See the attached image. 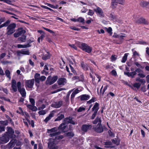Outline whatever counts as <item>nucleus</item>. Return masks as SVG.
I'll return each instance as SVG.
<instances>
[{
	"label": "nucleus",
	"instance_id": "22",
	"mask_svg": "<svg viewBox=\"0 0 149 149\" xmlns=\"http://www.w3.org/2000/svg\"><path fill=\"white\" fill-rule=\"evenodd\" d=\"M34 105H30L28 104L27 105V107L29 109L33 111H36L37 110V107L35 106Z\"/></svg>",
	"mask_w": 149,
	"mask_h": 149
},
{
	"label": "nucleus",
	"instance_id": "32",
	"mask_svg": "<svg viewBox=\"0 0 149 149\" xmlns=\"http://www.w3.org/2000/svg\"><path fill=\"white\" fill-rule=\"evenodd\" d=\"M118 3L117 2L116 0H112L111 5L113 8H114L116 7Z\"/></svg>",
	"mask_w": 149,
	"mask_h": 149
},
{
	"label": "nucleus",
	"instance_id": "54",
	"mask_svg": "<svg viewBox=\"0 0 149 149\" xmlns=\"http://www.w3.org/2000/svg\"><path fill=\"white\" fill-rule=\"evenodd\" d=\"M5 127L3 126H1L0 125V133L2 132H4L5 130Z\"/></svg>",
	"mask_w": 149,
	"mask_h": 149
},
{
	"label": "nucleus",
	"instance_id": "45",
	"mask_svg": "<svg viewBox=\"0 0 149 149\" xmlns=\"http://www.w3.org/2000/svg\"><path fill=\"white\" fill-rule=\"evenodd\" d=\"M84 19L82 17H79L77 19V22L84 23Z\"/></svg>",
	"mask_w": 149,
	"mask_h": 149
},
{
	"label": "nucleus",
	"instance_id": "37",
	"mask_svg": "<svg viewBox=\"0 0 149 149\" xmlns=\"http://www.w3.org/2000/svg\"><path fill=\"white\" fill-rule=\"evenodd\" d=\"M65 134L67 136H70L71 137L73 136L74 135V134L72 132H68L66 133Z\"/></svg>",
	"mask_w": 149,
	"mask_h": 149
},
{
	"label": "nucleus",
	"instance_id": "39",
	"mask_svg": "<svg viewBox=\"0 0 149 149\" xmlns=\"http://www.w3.org/2000/svg\"><path fill=\"white\" fill-rule=\"evenodd\" d=\"M8 122L7 120L5 121H0V123L3 125H8Z\"/></svg>",
	"mask_w": 149,
	"mask_h": 149
},
{
	"label": "nucleus",
	"instance_id": "58",
	"mask_svg": "<svg viewBox=\"0 0 149 149\" xmlns=\"http://www.w3.org/2000/svg\"><path fill=\"white\" fill-rule=\"evenodd\" d=\"M29 100L30 102L32 105H35V102L33 99L31 98Z\"/></svg>",
	"mask_w": 149,
	"mask_h": 149
},
{
	"label": "nucleus",
	"instance_id": "21",
	"mask_svg": "<svg viewBox=\"0 0 149 149\" xmlns=\"http://www.w3.org/2000/svg\"><path fill=\"white\" fill-rule=\"evenodd\" d=\"M40 74L38 73H36L34 76L35 81L36 82L39 83L40 79Z\"/></svg>",
	"mask_w": 149,
	"mask_h": 149
},
{
	"label": "nucleus",
	"instance_id": "17",
	"mask_svg": "<svg viewBox=\"0 0 149 149\" xmlns=\"http://www.w3.org/2000/svg\"><path fill=\"white\" fill-rule=\"evenodd\" d=\"M99 104L98 103L96 102L92 108L93 111L97 113V112L99 109Z\"/></svg>",
	"mask_w": 149,
	"mask_h": 149
},
{
	"label": "nucleus",
	"instance_id": "59",
	"mask_svg": "<svg viewBox=\"0 0 149 149\" xmlns=\"http://www.w3.org/2000/svg\"><path fill=\"white\" fill-rule=\"evenodd\" d=\"M17 55L18 56H21L22 54V50H18L17 52Z\"/></svg>",
	"mask_w": 149,
	"mask_h": 149
},
{
	"label": "nucleus",
	"instance_id": "30",
	"mask_svg": "<svg viewBox=\"0 0 149 149\" xmlns=\"http://www.w3.org/2000/svg\"><path fill=\"white\" fill-rule=\"evenodd\" d=\"M18 32L20 35L23 34L25 33H26V31L23 28H20L18 29Z\"/></svg>",
	"mask_w": 149,
	"mask_h": 149
},
{
	"label": "nucleus",
	"instance_id": "29",
	"mask_svg": "<svg viewBox=\"0 0 149 149\" xmlns=\"http://www.w3.org/2000/svg\"><path fill=\"white\" fill-rule=\"evenodd\" d=\"M64 117V115L63 114H61L58 116L57 118L54 121H59L62 120Z\"/></svg>",
	"mask_w": 149,
	"mask_h": 149
},
{
	"label": "nucleus",
	"instance_id": "18",
	"mask_svg": "<svg viewBox=\"0 0 149 149\" xmlns=\"http://www.w3.org/2000/svg\"><path fill=\"white\" fill-rule=\"evenodd\" d=\"M54 113L52 112L51 113L49 116L47 117L44 120V121L46 123H47L48 121L51 119V118L54 117Z\"/></svg>",
	"mask_w": 149,
	"mask_h": 149
},
{
	"label": "nucleus",
	"instance_id": "14",
	"mask_svg": "<svg viewBox=\"0 0 149 149\" xmlns=\"http://www.w3.org/2000/svg\"><path fill=\"white\" fill-rule=\"evenodd\" d=\"M59 85H64L66 83V79L64 78H61L58 79L57 81Z\"/></svg>",
	"mask_w": 149,
	"mask_h": 149
},
{
	"label": "nucleus",
	"instance_id": "6",
	"mask_svg": "<svg viewBox=\"0 0 149 149\" xmlns=\"http://www.w3.org/2000/svg\"><path fill=\"white\" fill-rule=\"evenodd\" d=\"M93 129L97 133H100L103 131V128L101 124L98 123L96 126H94Z\"/></svg>",
	"mask_w": 149,
	"mask_h": 149
},
{
	"label": "nucleus",
	"instance_id": "48",
	"mask_svg": "<svg viewBox=\"0 0 149 149\" xmlns=\"http://www.w3.org/2000/svg\"><path fill=\"white\" fill-rule=\"evenodd\" d=\"M94 12L93 10L89 9L88 13V15H89L92 16L94 14Z\"/></svg>",
	"mask_w": 149,
	"mask_h": 149
},
{
	"label": "nucleus",
	"instance_id": "61",
	"mask_svg": "<svg viewBox=\"0 0 149 149\" xmlns=\"http://www.w3.org/2000/svg\"><path fill=\"white\" fill-rule=\"evenodd\" d=\"M41 7L43 8H44L45 9H48V10H50V11H52V10H53L51 9V8L47 7V6H41Z\"/></svg>",
	"mask_w": 149,
	"mask_h": 149
},
{
	"label": "nucleus",
	"instance_id": "62",
	"mask_svg": "<svg viewBox=\"0 0 149 149\" xmlns=\"http://www.w3.org/2000/svg\"><path fill=\"white\" fill-rule=\"evenodd\" d=\"M111 58L112 61H114L117 58L115 57V56L112 55Z\"/></svg>",
	"mask_w": 149,
	"mask_h": 149
},
{
	"label": "nucleus",
	"instance_id": "51",
	"mask_svg": "<svg viewBox=\"0 0 149 149\" xmlns=\"http://www.w3.org/2000/svg\"><path fill=\"white\" fill-rule=\"evenodd\" d=\"M16 140L14 139H13L10 141L9 142V143H10L12 144V145L13 146H15V144L16 142Z\"/></svg>",
	"mask_w": 149,
	"mask_h": 149
},
{
	"label": "nucleus",
	"instance_id": "35",
	"mask_svg": "<svg viewBox=\"0 0 149 149\" xmlns=\"http://www.w3.org/2000/svg\"><path fill=\"white\" fill-rule=\"evenodd\" d=\"M105 29H106L108 33L110 34L111 35L112 34V29L111 27H109L108 28L105 27Z\"/></svg>",
	"mask_w": 149,
	"mask_h": 149
},
{
	"label": "nucleus",
	"instance_id": "38",
	"mask_svg": "<svg viewBox=\"0 0 149 149\" xmlns=\"http://www.w3.org/2000/svg\"><path fill=\"white\" fill-rule=\"evenodd\" d=\"M111 141L112 142L117 145H119L120 143V142L119 141H118L116 139H112L111 140Z\"/></svg>",
	"mask_w": 149,
	"mask_h": 149
},
{
	"label": "nucleus",
	"instance_id": "47",
	"mask_svg": "<svg viewBox=\"0 0 149 149\" xmlns=\"http://www.w3.org/2000/svg\"><path fill=\"white\" fill-rule=\"evenodd\" d=\"M1 62L4 65H6L8 63H12V62L9 61H2Z\"/></svg>",
	"mask_w": 149,
	"mask_h": 149
},
{
	"label": "nucleus",
	"instance_id": "10",
	"mask_svg": "<svg viewBox=\"0 0 149 149\" xmlns=\"http://www.w3.org/2000/svg\"><path fill=\"white\" fill-rule=\"evenodd\" d=\"M92 127V126L91 125H83L81 127V130L84 132H86L88 130H90Z\"/></svg>",
	"mask_w": 149,
	"mask_h": 149
},
{
	"label": "nucleus",
	"instance_id": "28",
	"mask_svg": "<svg viewBox=\"0 0 149 149\" xmlns=\"http://www.w3.org/2000/svg\"><path fill=\"white\" fill-rule=\"evenodd\" d=\"M101 120L100 118L97 117L95 120L93 121V124H96L97 123L99 122L98 123L101 124Z\"/></svg>",
	"mask_w": 149,
	"mask_h": 149
},
{
	"label": "nucleus",
	"instance_id": "4",
	"mask_svg": "<svg viewBox=\"0 0 149 149\" xmlns=\"http://www.w3.org/2000/svg\"><path fill=\"white\" fill-rule=\"evenodd\" d=\"M143 71L141 70L140 68H137L135 70V71L130 72H124V74L128 76L129 77H131L132 78H134V76L136 74V72L140 73L143 72Z\"/></svg>",
	"mask_w": 149,
	"mask_h": 149
},
{
	"label": "nucleus",
	"instance_id": "41",
	"mask_svg": "<svg viewBox=\"0 0 149 149\" xmlns=\"http://www.w3.org/2000/svg\"><path fill=\"white\" fill-rule=\"evenodd\" d=\"M26 120L30 125H31L33 127H34V122L33 120H30L27 119H26Z\"/></svg>",
	"mask_w": 149,
	"mask_h": 149
},
{
	"label": "nucleus",
	"instance_id": "11",
	"mask_svg": "<svg viewBox=\"0 0 149 149\" xmlns=\"http://www.w3.org/2000/svg\"><path fill=\"white\" fill-rule=\"evenodd\" d=\"M136 22L138 24H143L146 25L149 24V22L145 19L142 17H141L139 18L136 21Z\"/></svg>",
	"mask_w": 149,
	"mask_h": 149
},
{
	"label": "nucleus",
	"instance_id": "5",
	"mask_svg": "<svg viewBox=\"0 0 149 149\" xmlns=\"http://www.w3.org/2000/svg\"><path fill=\"white\" fill-rule=\"evenodd\" d=\"M10 137L9 135L6 134L3 135L1 137H0V144L8 142Z\"/></svg>",
	"mask_w": 149,
	"mask_h": 149
},
{
	"label": "nucleus",
	"instance_id": "56",
	"mask_svg": "<svg viewBox=\"0 0 149 149\" xmlns=\"http://www.w3.org/2000/svg\"><path fill=\"white\" fill-rule=\"evenodd\" d=\"M0 1H3L8 4H10L11 2V1L9 0H0Z\"/></svg>",
	"mask_w": 149,
	"mask_h": 149
},
{
	"label": "nucleus",
	"instance_id": "40",
	"mask_svg": "<svg viewBox=\"0 0 149 149\" xmlns=\"http://www.w3.org/2000/svg\"><path fill=\"white\" fill-rule=\"evenodd\" d=\"M22 54L24 55H29L30 53L29 50H24L22 49Z\"/></svg>",
	"mask_w": 149,
	"mask_h": 149
},
{
	"label": "nucleus",
	"instance_id": "24",
	"mask_svg": "<svg viewBox=\"0 0 149 149\" xmlns=\"http://www.w3.org/2000/svg\"><path fill=\"white\" fill-rule=\"evenodd\" d=\"M26 36L25 35H22L21 37L18 38V40L21 42H24L26 41Z\"/></svg>",
	"mask_w": 149,
	"mask_h": 149
},
{
	"label": "nucleus",
	"instance_id": "7",
	"mask_svg": "<svg viewBox=\"0 0 149 149\" xmlns=\"http://www.w3.org/2000/svg\"><path fill=\"white\" fill-rule=\"evenodd\" d=\"M94 10L96 13L100 17H103L104 15L102 10L101 8L98 7H97L96 8L94 9Z\"/></svg>",
	"mask_w": 149,
	"mask_h": 149
},
{
	"label": "nucleus",
	"instance_id": "26",
	"mask_svg": "<svg viewBox=\"0 0 149 149\" xmlns=\"http://www.w3.org/2000/svg\"><path fill=\"white\" fill-rule=\"evenodd\" d=\"M81 66L84 70H87L88 69V66L86 64H84L83 62L81 63Z\"/></svg>",
	"mask_w": 149,
	"mask_h": 149
},
{
	"label": "nucleus",
	"instance_id": "15",
	"mask_svg": "<svg viewBox=\"0 0 149 149\" xmlns=\"http://www.w3.org/2000/svg\"><path fill=\"white\" fill-rule=\"evenodd\" d=\"M90 96L88 95L84 94L80 96V100H87L89 99Z\"/></svg>",
	"mask_w": 149,
	"mask_h": 149
},
{
	"label": "nucleus",
	"instance_id": "42",
	"mask_svg": "<svg viewBox=\"0 0 149 149\" xmlns=\"http://www.w3.org/2000/svg\"><path fill=\"white\" fill-rule=\"evenodd\" d=\"M60 134V132H58L51 134H50V135L51 136V137L56 136H57L58 135Z\"/></svg>",
	"mask_w": 149,
	"mask_h": 149
},
{
	"label": "nucleus",
	"instance_id": "3",
	"mask_svg": "<svg viewBox=\"0 0 149 149\" xmlns=\"http://www.w3.org/2000/svg\"><path fill=\"white\" fill-rule=\"evenodd\" d=\"M58 78V77L57 76H54L53 77L49 76L47 78V79L46 81V83L47 85H51L52 84L56 81Z\"/></svg>",
	"mask_w": 149,
	"mask_h": 149
},
{
	"label": "nucleus",
	"instance_id": "33",
	"mask_svg": "<svg viewBox=\"0 0 149 149\" xmlns=\"http://www.w3.org/2000/svg\"><path fill=\"white\" fill-rule=\"evenodd\" d=\"M57 130V128L55 127L50 129H47V131L48 133H50L51 132H55Z\"/></svg>",
	"mask_w": 149,
	"mask_h": 149
},
{
	"label": "nucleus",
	"instance_id": "64",
	"mask_svg": "<svg viewBox=\"0 0 149 149\" xmlns=\"http://www.w3.org/2000/svg\"><path fill=\"white\" fill-rule=\"evenodd\" d=\"M46 78V77L44 76H42L40 77V80L42 81L45 80Z\"/></svg>",
	"mask_w": 149,
	"mask_h": 149
},
{
	"label": "nucleus",
	"instance_id": "43",
	"mask_svg": "<svg viewBox=\"0 0 149 149\" xmlns=\"http://www.w3.org/2000/svg\"><path fill=\"white\" fill-rule=\"evenodd\" d=\"M12 90L14 92H16L17 91V88L16 85H11Z\"/></svg>",
	"mask_w": 149,
	"mask_h": 149
},
{
	"label": "nucleus",
	"instance_id": "53",
	"mask_svg": "<svg viewBox=\"0 0 149 149\" xmlns=\"http://www.w3.org/2000/svg\"><path fill=\"white\" fill-rule=\"evenodd\" d=\"M38 113L40 115H44L46 114V112L45 110H42L39 111Z\"/></svg>",
	"mask_w": 149,
	"mask_h": 149
},
{
	"label": "nucleus",
	"instance_id": "60",
	"mask_svg": "<svg viewBox=\"0 0 149 149\" xmlns=\"http://www.w3.org/2000/svg\"><path fill=\"white\" fill-rule=\"evenodd\" d=\"M6 54L3 53L1 54L0 55V59H1L3 58L6 55Z\"/></svg>",
	"mask_w": 149,
	"mask_h": 149
},
{
	"label": "nucleus",
	"instance_id": "57",
	"mask_svg": "<svg viewBox=\"0 0 149 149\" xmlns=\"http://www.w3.org/2000/svg\"><path fill=\"white\" fill-rule=\"evenodd\" d=\"M138 75L141 78H144L145 77L146 75L143 73H140L138 74Z\"/></svg>",
	"mask_w": 149,
	"mask_h": 149
},
{
	"label": "nucleus",
	"instance_id": "63",
	"mask_svg": "<svg viewBox=\"0 0 149 149\" xmlns=\"http://www.w3.org/2000/svg\"><path fill=\"white\" fill-rule=\"evenodd\" d=\"M13 35L14 37L15 38L18 37L20 36L18 32L17 33H15Z\"/></svg>",
	"mask_w": 149,
	"mask_h": 149
},
{
	"label": "nucleus",
	"instance_id": "19",
	"mask_svg": "<svg viewBox=\"0 0 149 149\" xmlns=\"http://www.w3.org/2000/svg\"><path fill=\"white\" fill-rule=\"evenodd\" d=\"M67 126L65 123H63L61 124L58 127V129L59 130H61L65 132L64 130L65 129Z\"/></svg>",
	"mask_w": 149,
	"mask_h": 149
},
{
	"label": "nucleus",
	"instance_id": "25",
	"mask_svg": "<svg viewBox=\"0 0 149 149\" xmlns=\"http://www.w3.org/2000/svg\"><path fill=\"white\" fill-rule=\"evenodd\" d=\"M112 143L110 141H108L105 143V145L107 146H105V148H112L113 147V146H111L112 145Z\"/></svg>",
	"mask_w": 149,
	"mask_h": 149
},
{
	"label": "nucleus",
	"instance_id": "2",
	"mask_svg": "<svg viewBox=\"0 0 149 149\" xmlns=\"http://www.w3.org/2000/svg\"><path fill=\"white\" fill-rule=\"evenodd\" d=\"M79 47L83 51L88 53H90L92 50V48L84 43H80L79 45Z\"/></svg>",
	"mask_w": 149,
	"mask_h": 149
},
{
	"label": "nucleus",
	"instance_id": "44",
	"mask_svg": "<svg viewBox=\"0 0 149 149\" xmlns=\"http://www.w3.org/2000/svg\"><path fill=\"white\" fill-rule=\"evenodd\" d=\"M109 17L112 20L115 19L116 18V15L112 13L110 14Z\"/></svg>",
	"mask_w": 149,
	"mask_h": 149
},
{
	"label": "nucleus",
	"instance_id": "20",
	"mask_svg": "<svg viewBox=\"0 0 149 149\" xmlns=\"http://www.w3.org/2000/svg\"><path fill=\"white\" fill-rule=\"evenodd\" d=\"M54 139L51 138L50 139V141L48 143V147L49 149L54 146V141H53Z\"/></svg>",
	"mask_w": 149,
	"mask_h": 149
},
{
	"label": "nucleus",
	"instance_id": "49",
	"mask_svg": "<svg viewBox=\"0 0 149 149\" xmlns=\"http://www.w3.org/2000/svg\"><path fill=\"white\" fill-rule=\"evenodd\" d=\"M133 56L134 57L136 58L137 56H139V54L136 51H135L133 52Z\"/></svg>",
	"mask_w": 149,
	"mask_h": 149
},
{
	"label": "nucleus",
	"instance_id": "34",
	"mask_svg": "<svg viewBox=\"0 0 149 149\" xmlns=\"http://www.w3.org/2000/svg\"><path fill=\"white\" fill-rule=\"evenodd\" d=\"M5 73L7 77L9 78V79H11V77L10 76V72L9 70H6L5 71Z\"/></svg>",
	"mask_w": 149,
	"mask_h": 149
},
{
	"label": "nucleus",
	"instance_id": "50",
	"mask_svg": "<svg viewBox=\"0 0 149 149\" xmlns=\"http://www.w3.org/2000/svg\"><path fill=\"white\" fill-rule=\"evenodd\" d=\"M85 108L82 107H80L77 110V111L78 112H81L83 111H84Z\"/></svg>",
	"mask_w": 149,
	"mask_h": 149
},
{
	"label": "nucleus",
	"instance_id": "52",
	"mask_svg": "<svg viewBox=\"0 0 149 149\" xmlns=\"http://www.w3.org/2000/svg\"><path fill=\"white\" fill-rule=\"evenodd\" d=\"M95 97H93L91 100L87 102V103L88 104H90L92 102H94L95 101Z\"/></svg>",
	"mask_w": 149,
	"mask_h": 149
},
{
	"label": "nucleus",
	"instance_id": "1",
	"mask_svg": "<svg viewBox=\"0 0 149 149\" xmlns=\"http://www.w3.org/2000/svg\"><path fill=\"white\" fill-rule=\"evenodd\" d=\"M10 20H8L3 24L0 25V29L3 27L7 26L6 34L7 36L10 35L15 31V28L16 27V24L15 23H11Z\"/></svg>",
	"mask_w": 149,
	"mask_h": 149
},
{
	"label": "nucleus",
	"instance_id": "23",
	"mask_svg": "<svg viewBox=\"0 0 149 149\" xmlns=\"http://www.w3.org/2000/svg\"><path fill=\"white\" fill-rule=\"evenodd\" d=\"M31 46V45L29 44L26 45H22L21 44H18L17 45V47L18 48H25L29 47Z\"/></svg>",
	"mask_w": 149,
	"mask_h": 149
},
{
	"label": "nucleus",
	"instance_id": "8",
	"mask_svg": "<svg viewBox=\"0 0 149 149\" xmlns=\"http://www.w3.org/2000/svg\"><path fill=\"white\" fill-rule=\"evenodd\" d=\"M7 131L8 132V134H7L9 135V137L11 138H15V135L13 134L14 133V131L13 129L10 127H7Z\"/></svg>",
	"mask_w": 149,
	"mask_h": 149
},
{
	"label": "nucleus",
	"instance_id": "27",
	"mask_svg": "<svg viewBox=\"0 0 149 149\" xmlns=\"http://www.w3.org/2000/svg\"><path fill=\"white\" fill-rule=\"evenodd\" d=\"M71 118L70 117L65 118L63 121L64 122L63 123H65V124L67 125L68 124L70 123Z\"/></svg>",
	"mask_w": 149,
	"mask_h": 149
},
{
	"label": "nucleus",
	"instance_id": "55",
	"mask_svg": "<svg viewBox=\"0 0 149 149\" xmlns=\"http://www.w3.org/2000/svg\"><path fill=\"white\" fill-rule=\"evenodd\" d=\"M21 84L20 82L19 81L17 83V88L18 90L22 88L21 87Z\"/></svg>",
	"mask_w": 149,
	"mask_h": 149
},
{
	"label": "nucleus",
	"instance_id": "12",
	"mask_svg": "<svg viewBox=\"0 0 149 149\" xmlns=\"http://www.w3.org/2000/svg\"><path fill=\"white\" fill-rule=\"evenodd\" d=\"M63 104V101L60 100L58 102H54L52 104V107L55 108H58L61 107Z\"/></svg>",
	"mask_w": 149,
	"mask_h": 149
},
{
	"label": "nucleus",
	"instance_id": "9",
	"mask_svg": "<svg viewBox=\"0 0 149 149\" xmlns=\"http://www.w3.org/2000/svg\"><path fill=\"white\" fill-rule=\"evenodd\" d=\"M34 81L33 79L27 80L26 82L25 86L29 88H32L34 85Z\"/></svg>",
	"mask_w": 149,
	"mask_h": 149
},
{
	"label": "nucleus",
	"instance_id": "13",
	"mask_svg": "<svg viewBox=\"0 0 149 149\" xmlns=\"http://www.w3.org/2000/svg\"><path fill=\"white\" fill-rule=\"evenodd\" d=\"M18 91L20 93L22 97H24L26 96V93L24 88H22L19 89V90H18Z\"/></svg>",
	"mask_w": 149,
	"mask_h": 149
},
{
	"label": "nucleus",
	"instance_id": "31",
	"mask_svg": "<svg viewBox=\"0 0 149 149\" xmlns=\"http://www.w3.org/2000/svg\"><path fill=\"white\" fill-rule=\"evenodd\" d=\"M128 54V53H125V54L121 60V62L122 63H125V62L127 60Z\"/></svg>",
	"mask_w": 149,
	"mask_h": 149
},
{
	"label": "nucleus",
	"instance_id": "16",
	"mask_svg": "<svg viewBox=\"0 0 149 149\" xmlns=\"http://www.w3.org/2000/svg\"><path fill=\"white\" fill-rule=\"evenodd\" d=\"M51 55L49 52H47V54L43 55L42 57V59L44 61H46L49 59Z\"/></svg>",
	"mask_w": 149,
	"mask_h": 149
},
{
	"label": "nucleus",
	"instance_id": "36",
	"mask_svg": "<svg viewBox=\"0 0 149 149\" xmlns=\"http://www.w3.org/2000/svg\"><path fill=\"white\" fill-rule=\"evenodd\" d=\"M148 3L147 1H142L140 3V5L141 6H146L148 5Z\"/></svg>",
	"mask_w": 149,
	"mask_h": 149
},
{
	"label": "nucleus",
	"instance_id": "46",
	"mask_svg": "<svg viewBox=\"0 0 149 149\" xmlns=\"http://www.w3.org/2000/svg\"><path fill=\"white\" fill-rule=\"evenodd\" d=\"M141 85V84L138 83H136L134 84L133 86L134 87H136L137 88H138L140 87Z\"/></svg>",
	"mask_w": 149,
	"mask_h": 149
}]
</instances>
